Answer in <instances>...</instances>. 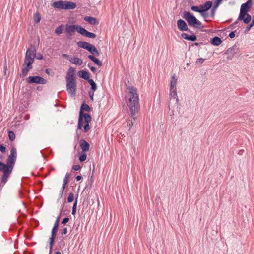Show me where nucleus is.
<instances>
[{"label": "nucleus", "instance_id": "f257e3e1", "mask_svg": "<svg viewBox=\"0 0 254 254\" xmlns=\"http://www.w3.org/2000/svg\"><path fill=\"white\" fill-rule=\"evenodd\" d=\"M127 88L128 92L125 96V100L131 115V119H128L127 126L130 128L135 122V115L138 112L140 106L137 89L133 86H127Z\"/></svg>", "mask_w": 254, "mask_h": 254}, {"label": "nucleus", "instance_id": "f03ea898", "mask_svg": "<svg viewBox=\"0 0 254 254\" xmlns=\"http://www.w3.org/2000/svg\"><path fill=\"white\" fill-rule=\"evenodd\" d=\"M17 158V151L16 148L13 147L11 150L10 153L8 156L6 163L0 162V172L3 173L1 176V182L4 185L7 181L8 179L10 177Z\"/></svg>", "mask_w": 254, "mask_h": 254}, {"label": "nucleus", "instance_id": "7ed1b4c3", "mask_svg": "<svg viewBox=\"0 0 254 254\" xmlns=\"http://www.w3.org/2000/svg\"><path fill=\"white\" fill-rule=\"evenodd\" d=\"M90 110V108L88 105L84 103L81 105L78 121L77 129H81L83 127L85 132H87L90 129L89 123L91 121V117L89 114L83 112V111H89Z\"/></svg>", "mask_w": 254, "mask_h": 254}, {"label": "nucleus", "instance_id": "20e7f679", "mask_svg": "<svg viewBox=\"0 0 254 254\" xmlns=\"http://www.w3.org/2000/svg\"><path fill=\"white\" fill-rule=\"evenodd\" d=\"M35 57V48L32 46L28 48L25 54L24 61L22 65L23 68L21 69V72L20 74V76L21 77L26 76L29 70L32 69V64L34 61Z\"/></svg>", "mask_w": 254, "mask_h": 254}, {"label": "nucleus", "instance_id": "39448f33", "mask_svg": "<svg viewBox=\"0 0 254 254\" xmlns=\"http://www.w3.org/2000/svg\"><path fill=\"white\" fill-rule=\"evenodd\" d=\"M183 18L188 22L190 26L197 28H203L204 27L201 22L189 11H185L184 12Z\"/></svg>", "mask_w": 254, "mask_h": 254}, {"label": "nucleus", "instance_id": "423d86ee", "mask_svg": "<svg viewBox=\"0 0 254 254\" xmlns=\"http://www.w3.org/2000/svg\"><path fill=\"white\" fill-rule=\"evenodd\" d=\"M251 6L252 2L251 0H249L246 3L242 4L238 19H243V17H245L246 14L250 11Z\"/></svg>", "mask_w": 254, "mask_h": 254}, {"label": "nucleus", "instance_id": "0eeeda50", "mask_svg": "<svg viewBox=\"0 0 254 254\" xmlns=\"http://www.w3.org/2000/svg\"><path fill=\"white\" fill-rule=\"evenodd\" d=\"M66 81L67 91L70 95L75 96L76 90V79L66 80Z\"/></svg>", "mask_w": 254, "mask_h": 254}, {"label": "nucleus", "instance_id": "6e6552de", "mask_svg": "<svg viewBox=\"0 0 254 254\" xmlns=\"http://www.w3.org/2000/svg\"><path fill=\"white\" fill-rule=\"evenodd\" d=\"M26 81L28 84L36 83L45 84L47 83L46 80L39 76H29L26 78Z\"/></svg>", "mask_w": 254, "mask_h": 254}, {"label": "nucleus", "instance_id": "1a4fd4ad", "mask_svg": "<svg viewBox=\"0 0 254 254\" xmlns=\"http://www.w3.org/2000/svg\"><path fill=\"white\" fill-rule=\"evenodd\" d=\"M80 28H82L79 25H68L66 24L65 25V31L66 32L70 35L72 36L75 31L79 33V29Z\"/></svg>", "mask_w": 254, "mask_h": 254}, {"label": "nucleus", "instance_id": "9d476101", "mask_svg": "<svg viewBox=\"0 0 254 254\" xmlns=\"http://www.w3.org/2000/svg\"><path fill=\"white\" fill-rule=\"evenodd\" d=\"M79 33L83 36H86L87 37L95 38L96 37V34L93 33L89 32L87 31L84 28H80L79 29Z\"/></svg>", "mask_w": 254, "mask_h": 254}, {"label": "nucleus", "instance_id": "9b49d317", "mask_svg": "<svg viewBox=\"0 0 254 254\" xmlns=\"http://www.w3.org/2000/svg\"><path fill=\"white\" fill-rule=\"evenodd\" d=\"M58 227H57L56 226H54L52 230L51 236L50 238V250H51L52 248L53 244L54 242V239H55L57 232L58 231Z\"/></svg>", "mask_w": 254, "mask_h": 254}, {"label": "nucleus", "instance_id": "f8f14e48", "mask_svg": "<svg viewBox=\"0 0 254 254\" xmlns=\"http://www.w3.org/2000/svg\"><path fill=\"white\" fill-rule=\"evenodd\" d=\"M75 74V69L70 67L68 70L66 76V80H74L76 79L74 76Z\"/></svg>", "mask_w": 254, "mask_h": 254}, {"label": "nucleus", "instance_id": "ddd939ff", "mask_svg": "<svg viewBox=\"0 0 254 254\" xmlns=\"http://www.w3.org/2000/svg\"><path fill=\"white\" fill-rule=\"evenodd\" d=\"M177 26L178 28L181 31H187L188 29L187 24L182 19H179L177 21Z\"/></svg>", "mask_w": 254, "mask_h": 254}, {"label": "nucleus", "instance_id": "4468645a", "mask_svg": "<svg viewBox=\"0 0 254 254\" xmlns=\"http://www.w3.org/2000/svg\"><path fill=\"white\" fill-rule=\"evenodd\" d=\"M76 6V3L73 2L64 1V9H73Z\"/></svg>", "mask_w": 254, "mask_h": 254}, {"label": "nucleus", "instance_id": "2eb2a0df", "mask_svg": "<svg viewBox=\"0 0 254 254\" xmlns=\"http://www.w3.org/2000/svg\"><path fill=\"white\" fill-rule=\"evenodd\" d=\"M80 146L82 152H85L89 149V144L85 140H81L80 142Z\"/></svg>", "mask_w": 254, "mask_h": 254}, {"label": "nucleus", "instance_id": "dca6fc26", "mask_svg": "<svg viewBox=\"0 0 254 254\" xmlns=\"http://www.w3.org/2000/svg\"><path fill=\"white\" fill-rule=\"evenodd\" d=\"M212 5V2L211 1H207L204 4L200 5V10L201 12H206L208 10Z\"/></svg>", "mask_w": 254, "mask_h": 254}, {"label": "nucleus", "instance_id": "f3484780", "mask_svg": "<svg viewBox=\"0 0 254 254\" xmlns=\"http://www.w3.org/2000/svg\"><path fill=\"white\" fill-rule=\"evenodd\" d=\"M84 20L85 21L92 25H98L99 24V22L97 19L93 17L86 16L84 18Z\"/></svg>", "mask_w": 254, "mask_h": 254}, {"label": "nucleus", "instance_id": "a211bd4d", "mask_svg": "<svg viewBox=\"0 0 254 254\" xmlns=\"http://www.w3.org/2000/svg\"><path fill=\"white\" fill-rule=\"evenodd\" d=\"M181 35L184 39L191 41H195L197 39L195 35H189L187 33H182Z\"/></svg>", "mask_w": 254, "mask_h": 254}, {"label": "nucleus", "instance_id": "6ab92c4d", "mask_svg": "<svg viewBox=\"0 0 254 254\" xmlns=\"http://www.w3.org/2000/svg\"><path fill=\"white\" fill-rule=\"evenodd\" d=\"M77 44L78 47L82 48L84 49H86L87 50H88L90 46L91 45V44H90L88 42H85V41H80L78 42L77 43Z\"/></svg>", "mask_w": 254, "mask_h": 254}, {"label": "nucleus", "instance_id": "aec40b11", "mask_svg": "<svg viewBox=\"0 0 254 254\" xmlns=\"http://www.w3.org/2000/svg\"><path fill=\"white\" fill-rule=\"evenodd\" d=\"M68 60L77 65H81L83 63L82 60L77 57L69 58Z\"/></svg>", "mask_w": 254, "mask_h": 254}, {"label": "nucleus", "instance_id": "412c9836", "mask_svg": "<svg viewBox=\"0 0 254 254\" xmlns=\"http://www.w3.org/2000/svg\"><path fill=\"white\" fill-rule=\"evenodd\" d=\"M78 76L84 79L85 80H88L89 78V73L85 70H81L78 72Z\"/></svg>", "mask_w": 254, "mask_h": 254}, {"label": "nucleus", "instance_id": "4be33fe9", "mask_svg": "<svg viewBox=\"0 0 254 254\" xmlns=\"http://www.w3.org/2000/svg\"><path fill=\"white\" fill-rule=\"evenodd\" d=\"M64 1H58L53 3V6L57 9H64Z\"/></svg>", "mask_w": 254, "mask_h": 254}, {"label": "nucleus", "instance_id": "5701e85b", "mask_svg": "<svg viewBox=\"0 0 254 254\" xmlns=\"http://www.w3.org/2000/svg\"><path fill=\"white\" fill-rule=\"evenodd\" d=\"M88 51L90 52L91 54L93 55H95L98 56L99 55V53L96 48L93 45L91 44L90 46Z\"/></svg>", "mask_w": 254, "mask_h": 254}, {"label": "nucleus", "instance_id": "b1692460", "mask_svg": "<svg viewBox=\"0 0 254 254\" xmlns=\"http://www.w3.org/2000/svg\"><path fill=\"white\" fill-rule=\"evenodd\" d=\"M88 57L91 60L93 61L99 66H101L102 65V62L101 61H100L99 59H98L97 58H95L93 55H89L88 56Z\"/></svg>", "mask_w": 254, "mask_h": 254}, {"label": "nucleus", "instance_id": "393cba45", "mask_svg": "<svg viewBox=\"0 0 254 254\" xmlns=\"http://www.w3.org/2000/svg\"><path fill=\"white\" fill-rule=\"evenodd\" d=\"M177 79L176 78L175 75L172 76L170 81V89H176V86L177 84Z\"/></svg>", "mask_w": 254, "mask_h": 254}, {"label": "nucleus", "instance_id": "a878e982", "mask_svg": "<svg viewBox=\"0 0 254 254\" xmlns=\"http://www.w3.org/2000/svg\"><path fill=\"white\" fill-rule=\"evenodd\" d=\"M222 43V40L218 37H215L211 39L212 44L216 46L219 45Z\"/></svg>", "mask_w": 254, "mask_h": 254}, {"label": "nucleus", "instance_id": "bb28decb", "mask_svg": "<svg viewBox=\"0 0 254 254\" xmlns=\"http://www.w3.org/2000/svg\"><path fill=\"white\" fill-rule=\"evenodd\" d=\"M170 98H176V101L178 100L177 95L176 89H170Z\"/></svg>", "mask_w": 254, "mask_h": 254}, {"label": "nucleus", "instance_id": "cd10ccee", "mask_svg": "<svg viewBox=\"0 0 254 254\" xmlns=\"http://www.w3.org/2000/svg\"><path fill=\"white\" fill-rule=\"evenodd\" d=\"M246 17H244L243 19H238L237 20H243L246 24H248L251 20V16L248 13H247L245 15Z\"/></svg>", "mask_w": 254, "mask_h": 254}, {"label": "nucleus", "instance_id": "c85d7f7f", "mask_svg": "<svg viewBox=\"0 0 254 254\" xmlns=\"http://www.w3.org/2000/svg\"><path fill=\"white\" fill-rule=\"evenodd\" d=\"M34 21L36 23H38L40 22L41 20V16L40 14L38 12H36L34 15Z\"/></svg>", "mask_w": 254, "mask_h": 254}, {"label": "nucleus", "instance_id": "c756f323", "mask_svg": "<svg viewBox=\"0 0 254 254\" xmlns=\"http://www.w3.org/2000/svg\"><path fill=\"white\" fill-rule=\"evenodd\" d=\"M8 137L10 141H14L15 139V135L14 132L12 131H9L8 132Z\"/></svg>", "mask_w": 254, "mask_h": 254}, {"label": "nucleus", "instance_id": "7c9ffc66", "mask_svg": "<svg viewBox=\"0 0 254 254\" xmlns=\"http://www.w3.org/2000/svg\"><path fill=\"white\" fill-rule=\"evenodd\" d=\"M63 27H64V26L63 25L58 27L55 30V33H56L58 35L61 34L64 29Z\"/></svg>", "mask_w": 254, "mask_h": 254}, {"label": "nucleus", "instance_id": "2f4dec72", "mask_svg": "<svg viewBox=\"0 0 254 254\" xmlns=\"http://www.w3.org/2000/svg\"><path fill=\"white\" fill-rule=\"evenodd\" d=\"M191 9L195 12H198L201 13V10H200V6H192L191 7Z\"/></svg>", "mask_w": 254, "mask_h": 254}, {"label": "nucleus", "instance_id": "473e14b6", "mask_svg": "<svg viewBox=\"0 0 254 254\" xmlns=\"http://www.w3.org/2000/svg\"><path fill=\"white\" fill-rule=\"evenodd\" d=\"M86 158L87 155L85 153L82 154L79 157V159L80 162H84L86 160Z\"/></svg>", "mask_w": 254, "mask_h": 254}, {"label": "nucleus", "instance_id": "72a5a7b5", "mask_svg": "<svg viewBox=\"0 0 254 254\" xmlns=\"http://www.w3.org/2000/svg\"><path fill=\"white\" fill-rule=\"evenodd\" d=\"M67 200H68V202H72L73 201V200H74V194L73 193H70L69 194Z\"/></svg>", "mask_w": 254, "mask_h": 254}, {"label": "nucleus", "instance_id": "f704fd0d", "mask_svg": "<svg viewBox=\"0 0 254 254\" xmlns=\"http://www.w3.org/2000/svg\"><path fill=\"white\" fill-rule=\"evenodd\" d=\"M0 151L3 154L6 152V147L3 144L0 145Z\"/></svg>", "mask_w": 254, "mask_h": 254}, {"label": "nucleus", "instance_id": "c9c22d12", "mask_svg": "<svg viewBox=\"0 0 254 254\" xmlns=\"http://www.w3.org/2000/svg\"><path fill=\"white\" fill-rule=\"evenodd\" d=\"M69 177V174L68 173H66L65 175V176L64 177V183L65 184H68V183L69 182V180H68Z\"/></svg>", "mask_w": 254, "mask_h": 254}, {"label": "nucleus", "instance_id": "e433bc0d", "mask_svg": "<svg viewBox=\"0 0 254 254\" xmlns=\"http://www.w3.org/2000/svg\"><path fill=\"white\" fill-rule=\"evenodd\" d=\"M76 206H77V201H75L74 203L73 207H72V214L74 215L76 213Z\"/></svg>", "mask_w": 254, "mask_h": 254}, {"label": "nucleus", "instance_id": "4c0bfd02", "mask_svg": "<svg viewBox=\"0 0 254 254\" xmlns=\"http://www.w3.org/2000/svg\"><path fill=\"white\" fill-rule=\"evenodd\" d=\"M205 59H203V58H199L197 60V61H196V64H201L204 61Z\"/></svg>", "mask_w": 254, "mask_h": 254}, {"label": "nucleus", "instance_id": "58836bf2", "mask_svg": "<svg viewBox=\"0 0 254 254\" xmlns=\"http://www.w3.org/2000/svg\"><path fill=\"white\" fill-rule=\"evenodd\" d=\"M81 168V166L80 165H75L72 166V169L75 171H78L80 170Z\"/></svg>", "mask_w": 254, "mask_h": 254}, {"label": "nucleus", "instance_id": "ea45409f", "mask_svg": "<svg viewBox=\"0 0 254 254\" xmlns=\"http://www.w3.org/2000/svg\"><path fill=\"white\" fill-rule=\"evenodd\" d=\"M88 66L89 67H90V70L93 72V73H96V71H97V69L95 67H93V66H90V64H88Z\"/></svg>", "mask_w": 254, "mask_h": 254}, {"label": "nucleus", "instance_id": "a19ab883", "mask_svg": "<svg viewBox=\"0 0 254 254\" xmlns=\"http://www.w3.org/2000/svg\"><path fill=\"white\" fill-rule=\"evenodd\" d=\"M223 0H216L214 3V7L215 8H217L219 3L222 1Z\"/></svg>", "mask_w": 254, "mask_h": 254}, {"label": "nucleus", "instance_id": "79ce46f5", "mask_svg": "<svg viewBox=\"0 0 254 254\" xmlns=\"http://www.w3.org/2000/svg\"><path fill=\"white\" fill-rule=\"evenodd\" d=\"M91 89H92V90L93 92H94L96 90V89H97V85H96L95 83H94V84L91 85Z\"/></svg>", "mask_w": 254, "mask_h": 254}, {"label": "nucleus", "instance_id": "37998d69", "mask_svg": "<svg viewBox=\"0 0 254 254\" xmlns=\"http://www.w3.org/2000/svg\"><path fill=\"white\" fill-rule=\"evenodd\" d=\"M201 15L204 18H208V15L206 12H201Z\"/></svg>", "mask_w": 254, "mask_h": 254}, {"label": "nucleus", "instance_id": "c03bdc74", "mask_svg": "<svg viewBox=\"0 0 254 254\" xmlns=\"http://www.w3.org/2000/svg\"><path fill=\"white\" fill-rule=\"evenodd\" d=\"M94 92L93 91L89 92V95L91 100H93Z\"/></svg>", "mask_w": 254, "mask_h": 254}, {"label": "nucleus", "instance_id": "a18cd8bd", "mask_svg": "<svg viewBox=\"0 0 254 254\" xmlns=\"http://www.w3.org/2000/svg\"><path fill=\"white\" fill-rule=\"evenodd\" d=\"M69 221V218L67 217L65 218L63 221L62 222V223L63 224H65Z\"/></svg>", "mask_w": 254, "mask_h": 254}, {"label": "nucleus", "instance_id": "49530a36", "mask_svg": "<svg viewBox=\"0 0 254 254\" xmlns=\"http://www.w3.org/2000/svg\"><path fill=\"white\" fill-rule=\"evenodd\" d=\"M254 25H252V24L251 23V24H250L249 26H247L246 27V30L245 31L246 32H248L250 29L251 28H252V27Z\"/></svg>", "mask_w": 254, "mask_h": 254}, {"label": "nucleus", "instance_id": "de8ad7c7", "mask_svg": "<svg viewBox=\"0 0 254 254\" xmlns=\"http://www.w3.org/2000/svg\"><path fill=\"white\" fill-rule=\"evenodd\" d=\"M235 34L234 31L231 32L229 35V36L230 38H233L235 37Z\"/></svg>", "mask_w": 254, "mask_h": 254}, {"label": "nucleus", "instance_id": "09e8293b", "mask_svg": "<svg viewBox=\"0 0 254 254\" xmlns=\"http://www.w3.org/2000/svg\"><path fill=\"white\" fill-rule=\"evenodd\" d=\"M59 219L60 218L58 217L56 221H55V223H54V226H56L57 227H59Z\"/></svg>", "mask_w": 254, "mask_h": 254}, {"label": "nucleus", "instance_id": "8fccbe9b", "mask_svg": "<svg viewBox=\"0 0 254 254\" xmlns=\"http://www.w3.org/2000/svg\"><path fill=\"white\" fill-rule=\"evenodd\" d=\"M67 184H65L64 183H63V186H62V191H61V194H63V191L64 190L65 188V187L66 186Z\"/></svg>", "mask_w": 254, "mask_h": 254}, {"label": "nucleus", "instance_id": "3c124183", "mask_svg": "<svg viewBox=\"0 0 254 254\" xmlns=\"http://www.w3.org/2000/svg\"><path fill=\"white\" fill-rule=\"evenodd\" d=\"M216 9V8H215L214 7V6L212 8V10H211V13H212V17L214 16V15Z\"/></svg>", "mask_w": 254, "mask_h": 254}, {"label": "nucleus", "instance_id": "603ef678", "mask_svg": "<svg viewBox=\"0 0 254 254\" xmlns=\"http://www.w3.org/2000/svg\"><path fill=\"white\" fill-rule=\"evenodd\" d=\"M43 58V55L41 54H38L37 59L38 60H41Z\"/></svg>", "mask_w": 254, "mask_h": 254}, {"label": "nucleus", "instance_id": "864d4df0", "mask_svg": "<svg viewBox=\"0 0 254 254\" xmlns=\"http://www.w3.org/2000/svg\"><path fill=\"white\" fill-rule=\"evenodd\" d=\"M67 233V228H64L63 230V232H62V234H66Z\"/></svg>", "mask_w": 254, "mask_h": 254}, {"label": "nucleus", "instance_id": "5fc2aeb1", "mask_svg": "<svg viewBox=\"0 0 254 254\" xmlns=\"http://www.w3.org/2000/svg\"><path fill=\"white\" fill-rule=\"evenodd\" d=\"M87 80L89 83L90 84V85L95 83L93 79L89 78Z\"/></svg>", "mask_w": 254, "mask_h": 254}, {"label": "nucleus", "instance_id": "6e6d98bb", "mask_svg": "<svg viewBox=\"0 0 254 254\" xmlns=\"http://www.w3.org/2000/svg\"><path fill=\"white\" fill-rule=\"evenodd\" d=\"M6 70H7V65H6V64L5 63V64H4V73L5 75L6 74Z\"/></svg>", "mask_w": 254, "mask_h": 254}, {"label": "nucleus", "instance_id": "4d7b16f0", "mask_svg": "<svg viewBox=\"0 0 254 254\" xmlns=\"http://www.w3.org/2000/svg\"><path fill=\"white\" fill-rule=\"evenodd\" d=\"M62 56H63V57H64V58H68V59H69V58H70L69 57V56L68 55H67V54H63V55H62Z\"/></svg>", "mask_w": 254, "mask_h": 254}, {"label": "nucleus", "instance_id": "13d9d810", "mask_svg": "<svg viewBox=\"0 0 254 254\" xmlns=\"http://www.w3.org/2000/svg\"><path fill=\"white\" fill-rule=\"evenodd\" d=\"M82 179V176H77L76 177V179L77 181H79L81 179Z\"/></svg>", "mask_w": 254, "mask_h": 254}, {"label": "nucleus", "instance_id": "bf43d9fd", "mask_svg": "<svg viewBox=\"0 0 254 254\" xmlns=\"http://www.w3.org/2000/svg\"><path fill=\"white\" fill-rule=\"evenodd\" d=\"M50 69H46V73L48 74H50Z\"/></svg>", "mask_w": 254, "mask_h": 254}, {"label": "nucleus", "instance_id": "052dcab7", "mask_svg": "<svg viewBox=\"0 0 254 254\" xmlns=\"http://www.w3.org/2000/svg\"><path fill=\"white\" fill-rule=\"evenodd\" d=\"M252 24V25H254V16H253V18Z\"/></svg>", "mask_w": 254, "mask_h": 254}, {"label": "nucleus", "instance_id": "680f3d73", "mask_svg": "<svg viewBox=\"0 0 254 254\" xmlns=\"http://www.w3.org/2000/svg\"><path fill=\"white\" fill-rule=\"evenodd\" d=\"M237 23H238V22H237V21H236L235 23H234L232 25V26H233V25H234L236 24Z\"/></svg>", "mask_w": 254, "mask_h": 254}, {"label": "nucleus", "instance_id": "e2e57ef3", "mask_svg": "<svg viewBox=\"0 0 254 254\" xmlns=\"http://www.w3.org/2000/svg\"><path fill=\"white\" fill-rule=\"evenodd\" d=\"M55 254H61V252H60L58 251V252H57L55 253Z\"/></svg>", "mask_w": 254, "mask_h": 254}, {"label": "nucleus", "instance_id": "0e129e2a", "mask_svg": "<svg viewBox=\"0 0 254 254\" xmlns=\"http://www.w3.org/2000/svg\"><path fill=\"white\" fill-rule=\"evenodd\" d=\"M195 45L198 46L199 44L198 43H195Z\"/></svg>", "mask_w": 254, "mask_h": 254}]
</instances>
